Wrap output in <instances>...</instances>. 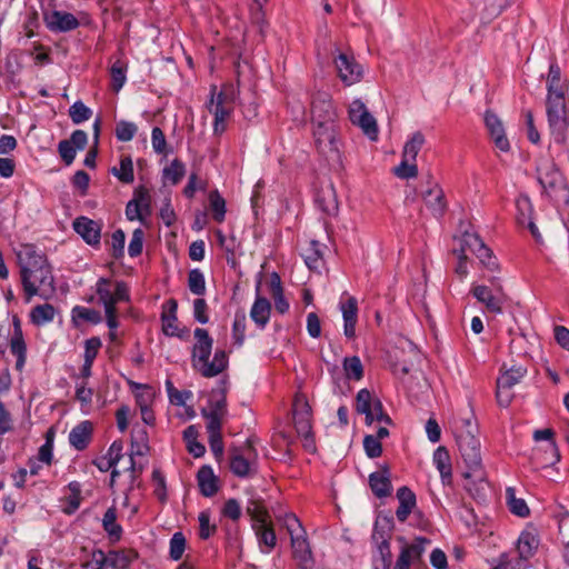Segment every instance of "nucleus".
<instances>
[{
    "label": "nucleus",
    "mask_w": 569,
    "mask_h": 569,
    "mask_svg": "<svg viewBox=\"0 0 569 569\" xmlns=\"http://www.w3.org/2000/svg\"><path fill=\"white\" fill-rule=\"evenodd\" d=\"M193 335L196 339L191 355L193 369L206 378L216 377L224 371L229 362L227 352L221 349L216 350L212 361H209L213 339L202 328H197Z\"/></svg>",
    "instance_id": "1"
},
{
    "label": "nucleus",
    "mask_w": 569,
    "mask_h": 569,
    "mask_svg": "<svg viewBox=\"0 0 569 569\" xmlns=\"http://www.w3.org/2000/svg\"><path fill=\"white\" fill-rule=\"evenodd\" d=\"M538 181L547 194L556 201H568L569 187L553 160L542 158L537 164Z\"/></svg>",
    "instance_id": "2"
},
{
    "label": "nucleus",
    "mask_w": 569,
    "mask_h": 569,
    "mask_svg": "<svg viewBox=\"0 0 569 569\" xmlns=\"http://www.w3.org/2000/svg\"><path fill=\"white\" fill-rule=\"evenodd\" d=\"M567 94H547L546 112L555 142L563 143L569 129V108Z\"/></svg>",
    "instance_id": "3"
},
{
    "label": "nucleus",
    "mask_w": 569,
    "mask_h": 569,
    "mask_svg": "<svg viewBox=\"0 0 569 569\" xmlns=\"http://www.w3.org/2000/svg\"><path fill=\"white\" fill-rule=\"evenodd\" d=\"M20 277L27 302H30L34 296L47 300L56 291L51 267L36 271L26 269Z\"/></svg>",
    "instance_id": "4"
},
{
    "label": "nucleus",
    "mask_w": 569,
    "mask_h": 569,
    "mask_svg": "<svg viewBox=\"0 0 569 569\" xmlns=\"http://www.w3.org/2000/svg\"><path fill=\"white\" fill-rule=\"evenodd\" d=\"M489 281L492 289L483 284H477L472 287L471 293L480 303L485 305L489 312L501 313L507 301V295L498 277L492 276Z\"/></svg>",
    "instance_id": "5"
},
{
    "label": "nucleus",
    "mask_w": 569,
    "mask_h": 569,
    "mask_svg": "<svg viewBox=\"0 0 569 569\" xmlns=\"http://www.w3.org/2000/svg\"><path fill=\"white\" fill-rule=\"evenodd\" d=\"M526 373L527 369L523 367H511L501 372L496 382V399L500 407L507 408L511 403L515 396L512 388L522 380Z\"/></svg>",
    "instance_id": "6"
},
{
    "label": "nucleus",
    "mask_w": 569,
    "mask_h": 569,
    "mask_svg": "<svg viewBox=\"0 0 569 569\" xmlns=\"http://www.w3.org/2000/svg\"><path fill=\"white\" fill-rule=\"evenodd\" d=\"M256 457L252 439H247L242 447L231 448L229 462L231 472L239 478L253 476L256 471L250 459Z\"/></svg>",
    "instance_id": "7"
},
{
    "label": "nucleus",
    "mask_w": 569,
    "mask_h": 569,
    "mask_svg": "<svg viewBox=\"0 0 569 569\" xmlns=\"http://www.w3.org/2000/svg\"><path fill=\"white\" fill-rule=\"evenodd\" d=\"M313 137L316 146L322 154L329 158L338 157L339 146L336 123H313Z\"/></svg>",
    "instance_id": "8"
},
{
    "label": "nucleus",
    "mask_w": 569,
    "mask_h": 569,
    "mask_svg": "<svg viewBox=\"0 0 569 569\" xmlns=\"http://www.w3.org/2000/svg\"><path fill=\"white\" fill-rule=\"evenodd\" d=\"M399 541L403 543L401 551L398 556L393 569H410V567H418L421 563L426 546L430 540L423 537H418L410 545L406 543L405 538L400 537Z\"/></svg>",
    "instance_id": "9"
},
{
    "label": "nucleus",
    "mask_w": 569,
    "mask_h": 569,
    "mask_svg": "<svg viewBox=\"0 0 569 569\" xmlns=\"http://www.w3.org/2000/svg\"><path fill=\"white\" fill-rule=\"evenodd\" d=\"M457 446L467 467L478 470L481 466L480 442L470 430L457 435Z\"/></svg>",
    "instance_id": "10"
},
{
    "label": "nucleus",
    "mask_w": 569,
    "mask_h": 569,
    "mask_svg": "<svg viewBox=\"0 0 569 569\" xmlns=\"http://www.w3.org/2000/svg\"><path fill=\"white\" fill-rule=\"evenodd\" d=\"M349 119L352 124L361 128L362 132L371 140L378 138V124L375 117L368 111L366 104L356 99L349 107Z\"/></svg>",
    "instance_id": "11"
},
{
    "label": "nucleus",
    "mask_w": 569,
    "mask_h": 569,
    "mask_svg": "<svg viewBox=\"0 0 569 569\" xmlns=\"http://www.w3.org/2000/svg\"><path fill=\"white\" fill-rule=\"evenodd\" d=\"M111 280L107 278H100L97 281V295L104 309L109 307L116 308V305L121 301H129V289L126 282L117 281L113 291L111 290Z\"/></svg>",
    "instance_id": "12"
},
{
    "label": "nucleus",
    "mask_w": 569,
    "mask_h": 569,
    "mask_svg": "<svg viewBox=\"0 0 569 569\" xmlns=\"http://www.w3.org/2000/svg\"><path fill=\"white\" fill-rule=\"evenodd\" d=\"M88 143V134L83 130H74L69 139L58 143V153L66 166H70L77 156V150H83Z\"/></svg>",
    "instance_id": "13"
},
{
    "label": "nucleus",
    "mask_w": 569,
    "mask_h": 569,
    "mask_svg": "<svg viewBox=\"0 0 569 569\" xmlns=\"http://www.w3.org/2000/svg\"><path fill=\"white\" fill-rule=\"evenodd\" d=\"M17 259L20 267V274H22L26 269L36 271L50 267L46 256L39 252L36 246L31 243L22 244L20 247L17 252Z\"/></svg>",
    "instance_id": "14"
},
{
    "label": "nucleus",
    "mask_w": 569,
    "mask_h": 569,
    "mask_svg": "<svg viewBox=\"0 0 569 569\" xmlns=\"http://www.w3.org/2000/svg\"><path fill=\"white\" fill-rule=\"evenodd\" d=\"M230 98L226 90H221L216 97L212 96L209 102V111L214 117L213 131L221 133L226 129V119L230 116Z\"/></svg>",
    "instance_id": "15"
},
{
    "label": "nucleus",
    "mask_w": 569,
    "mask_h": 569,
    "mask_svg": "<svg viewBox=\"0 0 569 569\" xmlns=\"http://www.w3.org/2000/svg\"><path fill=\"white\" fill-rule=\"evenodd\" d=\"M335 64L338 71V76L345 84L351 86L361 80L363 74L362 67L355 60L352 56L339 53L335 59Z\"/></svg>",
    "instance_id": "16"
},
{
    "label": "nucleus",
    "mask_w": 569,
    "mask_h": 569,
    "mask_svg": "<svg viewBox=\"0 0 569 569\" xmlns=\"http://www.w3.org/2000/svg\"><path fill=\"white\" fill-rule=\"evenodd\" d=\"M312 123H336V111L327 92H318L311 101Z\"/></svg>",
    "instance_id": "17"
},
{
    "label": "nucleus",
    "mask_w": 569,
    "mask_h": 569,
    "mask_svg": "<svg viewBox=\"0 0 569 569\" xmlns=\"http://www.w3.org/2000/svg\"><path fill=\"white\" fill-rule=\"evenodd\" d=\"M393 527V522L391 518L383 517L378 518L375 525V531L372 535L373 539H377L378 536H380L381 541L378 545V549L381 556L382 565L385 569H389L392 562V555L390 551V533L385 535V530L388 532L391 531Z\"/></svg>",
    "instance_id": "18"
},
{
    "label": "nucleus",
    "mask_w": 569,
    "mask_h": 569,
    "mask_svg": "<svg viewBox=\"0 0 569 569\" xmlns=\"http://www.w3.org/2000/svg\"><path fill=\"white\" fill-rule=\"evenodd\" d=\"M310 410L308 402L302 397L297 396L293 405V425L298 435L306 440L311 435Z\"/></svg>",
    "instance_id": "19"
},
{
    "label": "nucleus",
    "mask_w": 569,
    "mask_h": 569,
    "mask_svg": "<svg viewBox=\"0 0 569 569\" xmlns=\"http://www.w3.org/2000/svg\"><path fill=\"white\" fill-rule=\"evenodd\" d=\"M485 123L496 148L502 152H508L510 150V143L506 137L503 124L498 116L491 111H487L485 114Z\"/></svg>",
    "instance_id": "20"
},
{
    "label": "nucleus",
    "mask_w": 569,
    "mask_h": 569,
    "mask_svg": "<svg viewBox=\"0 0 569 569\" xmlns=\"http://www.w3.org/2000/svg\"><path fill=\"white\" fill-rule=\"evenodd\" d=\"M74 231L90 246L100 243L101 226L87 217H78L73 223Z\"/></svg>",
    "instance_id": "21"
},
{
    "label": "nucleus",
    "mask_w": 569,
    "mask_h": 569,
    "mask_svg": "<svg viewBox=\"0 0 569 569\" xmlns=\"http://www.w3.org/2000/svg\"><path fill=\"white\" fill-rule=\"evenodd\" d=\"M318 208L328 216H336L339 211V202L336 189L331 182L322 184L316 193Z\"/></svg>",
    "instance_id": "22"
},
{
    "label": "nucleus",
    "mask_w": 569,
    "mask_h": 569,
    "mask_svg": "<svg viewBox=\"0 0 569 569\" xmlns=\"http://www.w3.org/2000/svg\"><path fill=\"white\" fill-rule=\"evenodd\" d=\"M421 196L432 216L436 218L442 217L447 209V202L440 186L437 182H432L426 191H422Z\"/></svg>",
    "instance_id": "23"
},
{
    "label": "nucleus",
    "mask_w": 569,
    "mask_h": 569,
    "mask_svg": "<svg viewBox=\"0 0 569 569\" xmlns=\"http://www.w3.org/2000/svg\"><path fill=\"white\" fill-rule=\"evenodd\" d=\"M369 486L377 498H386L391 495L392 485L388 465H383L378 471L370 473Z\"/></svg>",
    "instance_id": "24"
},
{
    "label": "nucleus",
    "mask_w": 569,
    "mask_h": 569,
    "mask_svg": "<svg viewBox=\"0 0 569 569\" xmlns=\"http://www.w3.org/2000/svg\"><path fill=\"white\" fill-rule=\"evenodd\" d=\"M292 555L301 569H312L315 560L312 557L309 541L305 535L292 537L291 539Z\"/></svg>",
    "instance_id": "25"
},
{
    "label": "nucleus",
    "mask_w": 569,
    "mask_h": 569,
    "mask_svg": "<svg viewBox=\"0 0 569 569\" xmlns=\"http://www.w3.org/2000/svg\"><path fill=\"white\" fill-rule=\"evenodd\" d=\"M149 449L147 431L143 428L133 429L131 435V453L129 470L132 473V481H134L137 470L141 472L142 468H137L134 456H143Z\"/></svg>",
    "instance_id": "26"
},
{
    "label": "nucleus",
    "mask_w": 569,
    "mask_h": 569,
    "mask_svg": "<svg viewBox=\"0 0 569 569\" xmlns=\"http://www.w3.org/2000/svg\"><path fill=\"white\" fill-rule=\"evenodd\" d=\"M198 487L202 496L212 497L219 489V479L212 468L208 465L202 466L197 472Z\"/></svg>",
    "instance_id": "27"
},
{
    "label": "nucleus",
    "mask_w": 569,
    "mask_h": 569,
    "mask_svg": "<svg viewBox=\"0 0 569 569\" xmlns=\"http://www.w3.org/2000/svg\"><path fill=\"white\" fill-rule=\"evenodd\" d=\"M560 458V451L556 441H551L546 448L536 449L532 456V465L536 468H547L558 463Z\"/></svg>",
    "instance_id": "28"
},
{
    "label": "nucleus",
    "mask_w": 569,
    "mask_h": 569,
    "mask_svg": "<svg viewBox=\"0 0 569 569\" xmlns=\"http://www.w3.org/2000/svg\"><path fill=\"white\" fill-rule=\"evenodd\" d=\"M341 312L343 317V333L347 338L352 339L356 337V323L358 318V302L355 297H349L348 300L341 305Z\"/></svg>",
    "instance_id": "29"
},
{
    "label": "nucleus",
    "mask_w": 569,
    "mask_h": 569,
    "mask_svg": "<svg viewBox=\"0 0 569 569\" xmlns=\"http://www.w3.org/2000/svg\"><path fill=\"white\" fill-rule=\"evenodd\" d=\"M397 499L399 507L396 511V516L400 522H405L416 507V495L410 488L403 486L397 490Z\"/></svg>",
    "instance_id": "30"
},
{
    "label": "nucleus",
    "mask_w": 569,
    "mask_h": 569,
    "mask_svg": "<svg viewBox=\"0 0 569 569\" xmlns=\"http://www.w3.org/2000/svg\"><path fill=\"white\" fill-rule=\"evenodd\" d=\"M78 19L69 12L53 11L48 18V27L52 31L67 32L77 29Z\"/></svg>",
    "instance_id": "31"
},
{
    "label": "nucleus",
    "mask_w": 569,
    "mask_h": 569,
    "mask_svg": "<svg viewBox=\"0 0 569 569\" xmlns=\"http://www.w3.org/2000/svg\"><path fill=\"white\" fill-rule=\"evenodd\" d=\"M91 435H92L91 422L82 421L70 431L69 442L77 450H83L89 445Z\"/></svg>",
    "instance_id": "32"
},
{
    "label": "nucleus",
    "mask_w": 569,
    "mask_h": 569,
    "mask_svg": "<svg viewBox=\"0 0 569 569\" xmlns=\"http://www.w3.org/2000/svg\"><path fill=\"white\" fill-rule=\"evenodd\" d=\"M271 313V303L270 301L264 298L257 296L251 310H250V317L253 320V322L260 328L263 329L267 323L269 322Z\"/></svg>",
    "instance_id": "33"
},
{
    "label": "nucleus",
    "mask_w": 569,
    "mask_h": 569,
    "mask_svg": "<svg viewBox=\"0 0 569 569\" xmlns=\"http://www.w3.org/2000/svg\"><path fill=\"white\" fill-rule=\"evenodd\" d=\"M433 463L440 472L441 480L445 485L451 483L452 469L450 463V456L445 447H439L433 452Z\"/></svg>",
    "instance_id": "34"
},
{
    "label": "nucleus",
    "mask_w": 569,
    "mask_h": 569,
    "mask_svg": "<svg viewBox=\"0 0 569 569\" xmlns=\"http://www.w3.org/2000/svg\"><path fill=\"white\" fill-rule=\"evenodd\" d=\"M568 84L561 79V70L557 63H551L547 76V94H567Z\"/></svg>",
    "instance_id": "35"
},
{
    "label": "nucleus",
    "mask_w": 569,
    "mask_h": 569,
    "mask_svg": "<svg viewBox=\"0 0 569 569\" xmlns=\"http://www.w3.org/2000/svg\"><path fill=\"white\" fill-rule=\"evenodd\" d=\"M538 545L539 540L533 532H521L517 543L518 557L527 561L530 557L533 556V552L538 548Z\"/></svg>",
    "instance_id": "36"
},
{
    "label": "nucleus",
    "mask_w": 569,
    "mask_h": 569,
    "mask_svg": "<svg viewBox=\"0 0 569 569\" xmlns=\"http://www.w3.org/2000/svg\"><path fill=\"white\" fill-rule=\"evenodd\" d=\"M138 557L133 549L109 551V567L112 569H127Z\"/></svg>",
    "instance_id": "37"
},
{
    "label": "nucleus",
    "mask_w": 569,
    "mask_h": 569,
    "mask_svg": "<svg viewBox=\"0 0 569 569\" xmlns=\"http://www.w3.org/2000/svg\"><path fill=\"white\" fill-rule=\"evenodd\" d=\"M555 517L558 521L559 535L565 546V557L569 561V510L563 506H558Z\"/></svg>",
    "instance_id": "38"
},
{
    "label": "nucleus",
    "mask_w": 569,
    "mask_h": 569,
    "mask_svg": "<svg viewBox=\"0 0 569 569\" xmlns=\"http://www.w3.org/2000/svg\"><path fill=\"white\" fill-rule=\"evenodd\" d=\"M227 381H220V389L213 390L209 400L210 409L208 412L224 416L227 413Z\"/></svg>",
    "instance_id": "39"
},
{
    "label": "nucleus",
    "mask_w": 569,
    "mask_h": 569,
    "mask_svg": "<svg viewBox=\"0 0 569 569\" xmlns=\"http://www.w3.org/2000/svg\"><path fill=\"white\" fill-rule=\"evenodd\" d=\"M102 527L111 540L118 541L122 535V528L117 523V509L114 506L107 509L102 519Z\"/></svg>",
    "instance_id": "40"
},
{
    "label": "nucleus",
    "mask_w": 569,
    "mask_h": 569,
    "mask_svg": "<svg viewBox=\"0 0 569 569\" xmlns=\"http://www.w3.org/2000/svg\"><path fill=\"white\" fill-rule=\"evenodd\" d=\"M10 351L17 357L16 369L21 371L26 363L27 347L22 331L13 332L10 340Z\"/></svg>",
    "instance_id": "41"
},
{
    "label": "nucleus",
    "mask_w": 569,
    "mask_h": 569,
    "mask_svg": "<svg viewBox=\"0 0 569 569\" xmlns=\"http://www.w3.org/2000/svg\"><path fill=\"white\" fill-rule=\"evenodd\" d=\"M253 530L258 537L259 543L267 547V552L276 547L277 537L273 528L268 525V521L252 525Z\"/></svg>",
    "instance_id": "42"
},
{
    "label": "nucleus",
    "mask_w": 569,
    "mask_h": 569,
    "mask_svg": "<svg viewBox=\"0 0 569 569\" xmlns=\"http://www.w3.org/2000/svg\"><path fill=\"white\" fill-rule=\"evenodd\" d=\"M198 435V429L194 426H189L183 431L187 449L194 458H200L206 452V447L197 440Z\"/></svg>",
    "instance_id": "43"
},
{
    "label": "nucleus",
    "mask_w": 569,
    "mask_h": 569,
    "mask_svg": "<svg viewBox=\"0 0 569 569\" xmlns=\"http://www.w3.org/2000/svg\"><path fill=\"white\" fill-rule=\"evenodd\" d=\"M506 499L510 511L518 517H527L530 513L529 507L521 498L516 497V490L512 487L506 489Z\"/></svg>",
    "instance_id": "44"
},
{
    "label": "nucleus",
    "mask_w": 569,
    "mask_h": 569,
    "mask_svg": "<svg viewBox=\"0 0 569 569\" xmlns=\"http://www.w3.org/2000/svg\"><path fill=\"white\" fill-rule=\"evenodd\" d=\"M426 139L421 131H416L412 137L406 142L402 151V158L411 159V162L416 161V158L425 144Z\"/></svg>",
    "instance_id": "45"
},
{
    "label": "nucleus",
    "mask_w": 569,
    "mask_h": 569,
    "mask_svg": "<svg viewBox=\"0 0 569 569\" xmlns=\"http://www.w3.org/2000/svg\"><path fill=\"white\" fill-rule=\"evenodd\" d=\"M56 315V309L52 305L44 303L36 306L30 313V318L32 323L36 326H42L47 322L53 320Z\"/></svg>",
    "instance_id": "46"
},
{
    "label": "nucleus",
    "mask_w": 569,
    "mask_h": 569,
    "mask_svg": "<svg viewBox=\"0 0 569 569\" xmlns=\"http://www.w3.org/2000/svg\"><path fill=\"white\" fill-rule=\"evenodd\" d=\"M467 482L465 485V489L469 492V495L477 500L478 502H485L487 499V482L480 479L479 481L469 480L470 472L467 471L463 473Z\"/></svg>",
    "instance_id": "47"
},
{
    "label": "nucleus",
    "mask_w": 569,
    "mask_h": 569,
    "mask_svg": "<svg viewBox=\"0 0 569 569\" xmlns=\"http://www.w3.org/2000/svg\"><path fill=\"white\" fill-rule=\"evenodd\" d=\"M184 173L186 167L179 159L172 160L162 171L163 179L171 182V184H178L184 177Z\"/></svg>",
    "instance_id": "48"
},
{
    "label": "nucleus",
    "mask_w": 569,
    "mask_h": 569,
    "mask_svg": "<svg viewBox=\"0 0 569 569\" xmlns=\"http://www.w3.org/2000/svg\"><path fill=\"white\" fill-rule=\"evenodd\" d=\"M113 176H116L123 183H131L134 180L133 164L130 157H122L120 159V168L113 167L111 169Z\"/></svg>",
    "instance_id": "49"
},
{
    "label": "nucleus",
    "mask_w": 569,
    "mask_h": 569,
    "mask_svg": "<svg viewBox=\"0 0 569 569\" xmlns=\"http://www.w3.org/2000/svg\"><path fill=\"white\" fill-rule=\"evenodd\" d=\"M246 511L251 517V520L253 522L252 525L268 521L269 515L264 506L262 505L261 500L250 499L247 505Z\"/></svg>",
    "instance_id": "50"
},
{
    "label": "nucleus",
    "mask_w": 569,
    "mask_h": 569,
    "mask_svg": "<svg viewBox=\"0 0 569 569\" xmlns=\"http://www.w3.org/2000/svg\"><path fill=\"white\" fill-rule=\"evenodd\" d=\"M343 370L348 379L359 381L363 377V367L357 356L345 358Z\"/></svg>",
    "instance_id": "51"
},
{
    "label": "nucleus",
    "mask_w": 569,
    "mask_h": 569,
    "mask_svg": "<svg viewBox=\"0 0 569 569\" xmlns=\"http://www.w3.org/2000/svg\"><path fill=\"white\" fill-rule=\"evenodd\" d=\"M127 66L121 62L120 60H117L111 69H110V76H111V88L114 92H118L127 80L126 76Z\"/></svg>",
    "instance_id": "52"
},
{
    "label": "nucleus",
    "mask_w": 569,
    "mask_h": 569,
    "mask_svg": "<svg viewBox=\"0 0 569 569\" xmlns=\"http://www.w3.org/2000/svg\"><path fill=\"white\" fill-rule=\"evenodd\" d=\"M322 261V251L320 243L316 240L310 241L305 253V262L311 270H317Z\"/></svg>",
    "instance_id": "53"
},
{
    "label": "nucleus",
    "mask_w": 569,
    "mask_h": 569,
    "mask_svg": "<svg viewBox=\"0 0 569 569\" xmlns=\"http://www.w3.org/2000/svg\"><path fill=\"white\" fill-rule=\"evenodd\" d=\"M246 326L247 318L243 311H238L234 315V320L232 325V338L234 343L241 346L246 338Z\"/></svg>",
    "instance_id": "54"
},
{
    "label": "nucleus",
    "mask_w": 569,
    "mask_h": 569,
    "mask_svg": "<svg viewBox=\"0 0 569 569\" xmlns=\"http://www.w3.org/2000/svg\"><path fill=\"white\" fill-rule=\"evenodd\" d=\"M480 260L481 264L491 272L499 270V263L492 250L486 243L475 253Z\"/></svg>",
    "instance_id": "55"
},
{
    "label": "nucleus",
    "mask_w": 569,
    "mask_h": 569,
    "mask_svg": "<svg viewBox=\"0 0 569 569\" xmlns=\"http://www.w3.org/2000/svg\"><path fill=\"white\" fill-rule=\"evenodd\" d=\"M101 315L99 311L90 308L77 306L72 309V320H83L91 323H99L101 321Z\"/></svg>",
    "instance_id": "56"
},
{
    "label": "nucleus",
    "mask_w": 569,
    "mask_h": 569,
    "mask_svg": "<svg viewBox=\"0 0 569 569\" xmlns=\"http://www.w3.org/2000/svg\"><path fill=\"white\" fill-rule=\"evenodd\" d=\"M138 131V127L130 121L120 120L116 126V137L119 141L128 142L133 139Z\"/></svg>",
    "instance_id": "57"
},
{
    "label": "nucleus",
    "mask_w": 569,
    "mask_h": 569,
    "mask_svg": "<svg viewBox=\"0 0 569 569\" xmlns=\"http://www.w3.org/2000/svg\"><path fill=\"white\" fill-rule=\"evenodd\" d=\"M188 287L190 291L197 296L206 292V281L203 273L199 269H193L188 274Z\"/></svg>",
    "instance_id": "58"
},
{
    "label": "nucleus",
    "mask_w": 569,
    "mask_h": 569,
    "mask_svg": "<svg viewBox=\"0 0 569 569\" xmlns=\"http://www.w3.org/2000/svg\"><path fill=\"white\" fill-rule=\"evenodd\" d=\"M69 116L73 123L79 124L91 118L92 111L83 102L76 101L69 109Z\"/></svg>",
    "instance_id": "59"
},
{
    "label": "nucleus",
    "mask_w": 569,
    "mask_h": 569,
    "mask_svg": "<svg viewBox=\"0 0 569 569\" xmlns=\"http://www.w3.org/2000/svg\"><path fill=\"white\" fill-rule=\"evenodd\" d=\"M209 202L213 211L214 220L218 222L223 221L226 213V201L217 190L209 193Z\"/></svg>",
    "instance_id": "60"
},
{
    "label": "nucleus",
    "mask_w": 569,
    "mask_h": 569,
    "mask_svg": "<svg viewBox=\"0 0 569 569\" xmlns=\"http://www.w3.org/2000/svg\"><path fill=\"white\" fill-rule=\"evenodd\" d=\"M375 399L368 389L359 390L356 397V411L358 413H369V410L373 409Z\"/></svg>",
    "instance_id": "61"
},
{
    "label": "nucleus",
    "mask_w": 569,
    "mask_h": 569,
    "mask_svg": "<svg viewBox=\"0 0 569 569\" xmlns=\"http://www.w3.org/2000/svg\"><path fill=\"white\" fill-rule=\"evenodd\" d=\"M393 173L400 179L415 178L418 174V168L411 159L402 158L400 164L393 168Z\"/></svg>",
    "instance_id": "62"
},
{
    "label": "nucleus",
    "mask_w": 569,
    "mask_h": 569,
    "mask_svg": "<svg viewBox=\"0 0 569 569\" xmlns=\"http://www.w3.org/2000/svg\"><path fill=\"white\" fill-rule=\"evenodd\" d=\"M483 244L485 242L479 234L469 231L463 232L461 239V249H463V253H466V250H470L476 253Z\"/></svg>",
    "instance_id": "63"
},
{
    "label": "nucleus",
    "mask_w": 569,
    "mask_h": 569,
    "mask_svg": "<svg viewBox=\"0 0 569 569\" xmlns=\"http://www.w3.org/2000/svg\"><path fill=\"white\" fill-rule=\"evenodd\" d=\"M186 550V538L182 532L173 533L170 540V557L179 560Z\"/></svg>",
    "instance_id": "64"
}]
</instances>
